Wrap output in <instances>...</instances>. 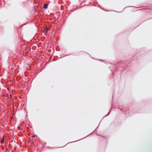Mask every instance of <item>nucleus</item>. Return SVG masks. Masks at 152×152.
I'll list each match as a JSON object with an SVG mask.
<instances>
[{
  "mask_svg": "<svg viewBox=\"0 0 152 152\" xmlns=\"http://www.w3.org/2000/svg\"><path fill=\"white\" fill-rule=\"evenodd\" d=\"M49 30V28L48 27H46L44 29L43 31L45 33H47V31Z\"/></svg>",
  "mask_w": 152,
  "mask_h": 152,
  "instance_id": "nucleus-1",
  "label": "nucleus"
},
{
  "mask_svg": "<svg viewBox=\"0 0 152 152\" xmlns=\"http://www.w3.org/2000/svg\"><path fill=\"white\" fill-rule=\"evenodd\" d=\"M4 142V139H2V140L1 141V142L2 143H3Z\"/></svg>",
  "mask_w": 152,
  "mask_h": 152,
  "instance_id": "nucleus-3",
  "label": "nucleus"
},
{
  "mask_svg": "<svg viewBox=\"0 0 152 152\" xmlns=\"http://www.w3.org/2000/svg\"><path fill=\"white\" fill-rule=\"evenodd\" d=\"M43 7L45 9H47L48 7V4H44Z\"/></svg>",
  "mask_w": 152,
  "mask_h": 152,
  "instance_id": "nucleus-2",
  "label": "nucleus"
}]
</instances>
